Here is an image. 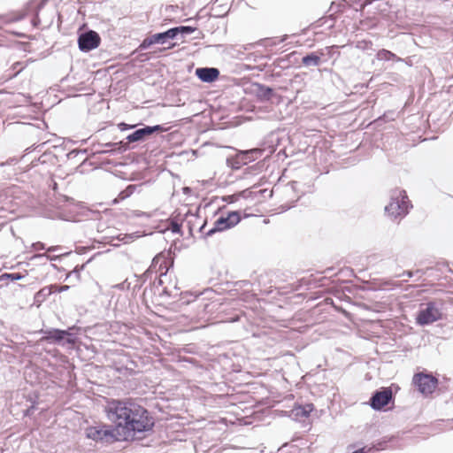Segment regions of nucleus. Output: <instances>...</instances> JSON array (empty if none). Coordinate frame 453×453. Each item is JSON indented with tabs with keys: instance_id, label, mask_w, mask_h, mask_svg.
<instances>
[{
	"instance_id": "obj_62",
	"label": "nucleus",
	"mask_w": 453,
	"mask_h": 453,
	"mask_svg": "<svg viewBox=\"0 0 453 453\" xmlns=\"http://www.w3.org/2000/svg\"><path fill=\"white\" fill-rule=\"evenodd\" d=\"M138 58H139V60H140L141 62H143V61H145V60H148V59H149V58H148V57H145V54H141V55L138 57Z\"/></svg>"
},
{
	"instance_id": "obj_9",
	"label": "nucleus",
	"mask_w": 453,
	"mask_h": 453,
	"mask_svg": "<svg viewBox=\"0 0 453 453\" xmlns=\"http://www.w3.org/2000/svg\"><path fill=\"white\" fill-rule=\"evenodd\" d=\"M441 301H429L426 307L418 311L416 322L419 326H428L442 319Z\"/></svg>"
},
{
	"instance_id": "obj_18",
	"label": "nucleus",
	"mask_w": 453,
	"mask_h": 453,
	"mask_svg": "<svg viewBox=\"0 0 453 453\" xmlns=\"http://www.w3.org/2000/svg\"><path fill=\"white\" fill-rule=\"evenodd\" d=\"M29 12V4L25 8L19 11H11L2 14V25L11 24L24 19Z\"/></svg>"
},
{
	"instance_id": "obj_35",
	"label": "nucleus",
	"mask_w": 453,
	"mask_h": 453,
	"mask_svg": "<svg viewBox=\"0 0 453 453\" xmlns=\"http://www.w3.org/2000/svg\"><path fill=\"white\" fill-rule=\"evenodd\" d=\"M173 29L176 31L175 35L177 37L178 35L184 37L185 35L193 34L196 30V27L192 26H179L173 27Z\"/></svg>"
},
{
	"instance_id": "obj_40",
	"label": "nucleus",
	"mask_w": 453,
	"mask_h": 453,
	"mask_svg": "<svg viewBox=\"0 0 453 453\" xmlns=\"http://www.w3.org/2000/svg\"><path fill=\"white\" fill-rule=\"evenodd\" d=\"M169 227L173 234H182L180 219H169Z\"/></svg>"
},
{
	"instance_id": "obj_19",
	"label": "nucleus",
	"mask_w": 453,
	"mask_h": 453,
	"mask_svg": "<svg viewBox=\"0 0 453 453\" xmlns=\"http://www.w3.org/2000/svg\"><path fill=\"white\" fill-rule=\"evenodd\" d=\"M313 410L314 405L312 403L296 404L290 411L289 417L296 421H300L308 418Z\"/></svg>"
},
{
	"instance_id": "obj_21",
	"label": "nucleus",
	"mask_w": 453,
	"mask_h": 453,
	"mask_svg": "<svg viewBox=\"0 0 453 453\" xmlns=\"http://www.w3.org/2000/svg\"><path fill=\"white\" fill-rule=\"evenodd\" d=\"M325 53L318 51L309 52L302 58V64L306 67L319 66Z\"/></svg>"
},
{
	"instance_id": "obj_64",
	"label": "nucleus",
	"mask_w": 453,
	"mask_h": 453,
	"mask_svg": "<svg viewBox=\"0 0 453 453\" xmlns=\"http://www.w3.org/2000/svg\"><path fill=\"white\" fill-rule=\"evenodd\" d=\"M352 453H365V448H361L357 450H354Z\"/></svg>"
},
{
	"instance_id": "obj_61",
	"label": "nucleus",
	"mask_w": 453,
	"mask_h": 453,
	"mask_svg": "<svg viewBox=\"0 0 453 453\" xmlns=\"http://www.w3.org/2000/svg\"><path fill=\"white\" fill-rule=\"evenodd\" d=\"M182 192L185 195H189L192 192V188L189 187H184V188H182Z\"/></svg>"
},
{
	"instance_id": "obj_50",
	"label": "nucleus",
	"mask_w": 453,
	"mask_h": 453,
	"mask_svg": "<svg viewBox=\"0 0 453 453\" xmlns=\"http://www.w3.org/2000/svg\"><path fill=\"white\" fill-rule=\"evenodd\" d=\"M422 271L421 270H417L416 272H413V271H403L401 274L398 275V277H402V276H407L409 278H411L413 277L415 274L417 273H421Z\"/></svg>"
},
{
	"instance_id": "obj_28",
	"label": "nucleus",
	"mask_w": 453,
	"mask_h": 453,
	"mask_svg": "<svg viewBox=\"0 0 453 453\" xmlns=\"http://www.w3.org/2000/svg\"><path fill=\"white\" fill-rule=\"evenodd\" d=\"M153 44H158V41L157 40L156 34H153V35L146 37L145 39H143L142 41V42L140 43V45L138 46V48L132 52V55H134L139 51L147 50Z\"/></svg>"
},
{
	"instance_id": "obj_12",
	"label": "nucleus",
	"mask_w": 453,
	"mask_h": 453,
	"mask_svg": "<svg viewBox=\"0 0 453 453\" xmlns=\"http://www.w3.org/2000/svg\"><path fill=\"white\" fill-rule=\"evenodd\" d=\"M412 383L423 395L427 396L434 393L439 381L432 374L418 372L413 376Z\"/></svg>"
},
{
	"instance_id": "obj_32",
	"label": "nucleus",
	"mask_w": 453,
	"mask_h": 453,
	"mask_svg": "<svg viewBox=\"0 0 453 453\" xmlns=\"http://www.w3.org/2000/svg\"><path fill=\"white\" fill-rule=\"evenodd\" d=\"M23 69L22 64L19 62H16L12 65V70H6L4 73L2 74V83L4 81H7L12 78L15 77L18 73L21 72Z\"/></svg>"
},
{
	"instance_id": "obj_13",
	"label": "nucleus",
	"mask_w": 453,
	"mask_h": 453,
	"mask_svg": "<svg viewBox=\"0 0 453 453\" xmlns=\"http://www.w3.org/2000/svg\"><path fill=\"white\" fill-rule=\"evenodd\" d=\"M88 153V149H74L63 155V157H65L72 165L78 164L75 167L76 171L84 173L87 171V169H85L86 165H94V163L89 160V156L84 157V155Z\"/></svg>"
},
{
	"instance_id": "obj_6",
	"label": "nucleus",
	"mask_w": 453,
	"mask_h": 453,
	"mask_svg": "<svg viewBox=\"0 0 453 453\" xmlns=\"http://www.w3.org/2000/svg\"><path fill=\"white\" fill-rule=\"evenodd\" d=\"M164 278H166V273H161L159 276L155 275L153 282H150V286L146 287L143 290L144 298L150 297L151 299L156 298L157 300L173 298L176 299L175 302L178 304V300L181 298L184 292H180V288L176 286H174L173 289H170L169 287L165 286ZM152 302H154V300H152Z\"/></svg>"
},
{
	"instance_id": "obj_29",
	"label": "nucleus",
	"mask_w": 453,
	"mask_h": 453,
	"mask_svg": "<svg viewBox=\"0 0 453 453\" xmlns=\"http://www.w3.org/2000/svg\"><path fill=\"white\" fill-rule=\"evenodd\" d=\"M153 44H158V41L157 40L156 34H153V35L146 37L145 39H143L142 41V42L140 43V45L138 46V48L132 52V55H134L139 51L147 50Z\"/></svg>"
},
{
	"instance_id": "obj_4",
	"label": "nucleus",
	"mask_w": 453,
	"mask_h": 453,
	"mask_svg": "<svg viewBox=\"0 0 453 453\" xmlns=\"http://www.w3.org/2000/svg\"><path fill=\"white\" fill-rule=\"evenodd\" d=\"M165 131H167V128L162 125H142V127L127 134L123 141L105 142L104 146L110 149L108 150H97L96 153L121 154L131 148H134V146H131L132 144L145 142L153 134Z\"/></svg>"
},
{
	"instance_id": "obj_59",
	"label": "nucleus",
	"mask_w": 453,
	"mask_h": 453,
	"mask_svg": "<svg viewBox=\"0 0 453 453\" xmlns=\"http://www.w3.org/2000/svg\"><path fill=\"white\" fill-rule=\"evenodd\" d=\"M129 235H130V237H132V241H134L142 236V234H140V232H134V233L129 234Z\"/></svg>"
},
{
	"instance_id": "obj_58",
	"label": "nucleus",
	"mask_w": 453,
	"mask_h": 453,
	"mask_svg": "<svg viewBox=\"0 0 453 453\" xmlns=\"http://www.w3.org/2000/svg\"><path fill=\"white\" fill-rule=\"evenodd\" d=\"M298 283H299V287H302L303 285H305V286H307V288H307V289L309 288L310 280H305V279H302V280H300L298 281Z\"/></svg>"
},
{
	"instance_id": "obj_17",
	"label": "nucleus",
	"mask_w": 453,
	"mask_h": 453,
	"mask_svg": "<svg viewBox=\"0 0 453 453\" xmlns=\"http://www.w3.org/2000/svg\"><path fill=\"white\" fill-rule=\"evenodd\" d=\"M195 74L202 82L212 83L219 79L220 72L216 67H198Z\"/></svg>"
},
{
	"instance_id": "obj_48",
	"label": "nucleus",
	"mask_w": 453,
	"mask_h": 453,
	"mask_svg": "<svg viewBox=\"0 0 453 453\" xmlns=\"http://www.w3.org/2000/svg\"><path fill=\"white\" fill-rule=\"evenodd\" d=\"M45 144H46L45 142H42V143H40V144H38L37 146H35L34 148H32V147L27 148L26 150L27 154H29L31 152H42V150L43 147L45 146Z\"/></svg>"
},
{
	"instance_id": "obj_53",
	"label": "nucleus",
	"mask_w": 453,
	"mask_h": 453,
	"mask_svg": "<svg viewBox=\"0 0 453 453\" xmlns=\"http://www.w3.org/2000/svg\"><path fill=\"white\" fill-rule=\"evenodd\" d=\"M134 189V186L129 185L125 191L120 193V195H123L122 198L124 199L126 197H128L132 194Z\"/></svg>"
},
{
	"instance_id": "obj_47",
	"label": "nucleus",
	"mask_w": 453,
	"mask_h": 453,
	"mask_svg": "<svg viewBox=\"0 0 453 453\" xmlns=\"http://www.w3.org/2000/svg\"><path fill=\"white\" fill-rule=\"evenodd\" d=\"M116 238L118 241L122 242L123 243H130L133 242L129 234H120Z\"/></svg>"
},
{
	"instance_id": "obj_1",
	"label": "nucleus",
	"mask_w": 453,
	"mask_h": 453,
	"mask_svg": "<svg viewBox=\"0 0 453 453\" xmlns=\"http://www.w3.org/2000/svg\"><path fill=\"white\" fill-rule=\"evenodd\" d=\"M104 411L111 424L99 423L85 429L86 438L104 446L134 441L155 426L153 414L131 398H107Z\"/></svg>"
},
{
	"instance_id": "obj_22",
	"label": "nucleus",
	"mask_w": 453,
	"mask_h": 453,
	"mask_svg": "<svg viewBox=\"0 0 453 453\" xmlns=\"http://www.w3.org/2000/svg\"><path fill=\"white\" fill-rule=\"evenodd\" d=\"M27 403H29V404H27V408L22 411L25 417H30L34 414V411L38 404V395L35 392L28 394L27 396Z\"/></svg>"
},
{
	"instance_id": "obj_63",
	"label": "nucleus",
	"mask_w": 453,
	"mask_h": 453,
	"mask_svg": "<svg viewBox=\"0 0 453 453\" xmlns=\"http://www.w3.org/2000/svg\"><path fill=\"white\" fill-rule=\"evenodd\" d=\"M68 288H69V286H66V285L65 286H61L59 288H58V292H62V291L67 290ZM55 291H57V288H56Z\"/></svg>"
},
{
	"instance_id": "obj_44",
	"label": "nucleus",
	"mask_w": 453,
	"mask_h": 453,
	"mask_svg": "<svg viewBox=\"0 0 453 453\" xmlns=\"http://www.w3.org/2000/svg\"><path fill=\"white\" fill-rule=\"evenodd\" d=\"M105 143H92L91 153L89 154L90 157H95L96 155L100 153H96L97 150H108L110 148L104 146Z\"/></svg>"
},
{
	"instance_id": "obj_45",
	"label": "nucleus",
	"mask_w": 453,
	"mask_h": 453,
	"mask_svg": "<svg viewBox=\"0 0 453 453\" xmlns=\"http://www.w3.org/2000/svg\"><path fill=\"white\" fill-rule=\"evenodd\" d=\"M335 49H337V46H335V45L329 46V47H326L325 49L319 50V52L325 53V56L323 58H325V61H326L327 58H331L333 57V54L335 53Z\"/></svg>"
},
{
	"instance_id": "obj_43",
	"label": "nucleus",
	"mask_w": 453,
	"mask_h": 453,
	"mask_svg": "<svg viewBox=\"0 0 453 453\" xmlns=\"http://www.w3.org/2000/svg\"><path fill=\"white\" fill-rule=\"evenodd\" d=\"M326 19H330L332 21V23L329 25V28L333 27L334 26V22H335V19L336 18L334 16V14H330L328 17H326V18H320L315 23L312 24V26H314L315 27H322Z\"/></svg>"
},
{
	"instance_id": "obj_11",
	"label": "nucleus",
	"mask_w": 453,
	"mask_h": 453,
	"mask_svg": "<svg viewBox=\"0 0 453 453\" xmlns=\"http://www.w3.org/2000/svg\"><path fill=\"white\" fill-rule=\"evenodd\" d=\"M65 149L61 146H53L51 150H46L37 157L31 161V167H35L38 165H41L48 169L50 167L55 166L59 163L63 162V155Z\"/></svg>"
},
{
	"instance_id": "obj_38",
	"label": "nucleus",
	"mask_w": 453,
	"mask_h": 453,
	"mask_svg": "<svg viewBox=\"0 0 453 453\" xmlns=\"http://www.w3.org/2000/svg\"><path fill=\"white\" fill-rule=\"evenodd\" d=\"M72 252H65L64 254H61V255H53V256H50V255H48L46 253H43V254H36V255H34L31 259H37V258H46L47 260H50V261H57V260H60V258L62 257H66L68 255H70Z\"/></svg>"
},
{
	"instance_id": "obj_60",
	"label": "nucleus",
	"mask_w": 453,
	"mask_h": 453,
	"mask_svg": "<svg viewBox=\"0 0 453 453\" xmlns=\"http://www.w3.org/2000/svg\"><path fill=\"white\" fill-rule=\"evenodd\" d=\"M49 187L51 188L53 190H56L58 188V184L54 180H50Z\"/></svg>"
},
{
	"instance_id": "obj_24",
	"label": "nucleus",
	"mask_w": 453,
	"mask_h": 453,
	"mask_svg": "<svg viewBox=\"0 0 453 453\" xmlns=\"http://www.w3.org/2000/svg\"><path fill=\"white\" fill-rule=\"evenodd\" d=\"M376 58L380 61H395V62L403 61V58L396 56L394 52H392L388 50H386V49L379 50L376 53Z\"/></svg>"
},
{
	"instance_id": "obj_10",
	"label": "nucleus",
	"mask_w": 453,
	"mask_h": 453,
	"mask_svg": "<svg viewBox=\"0 0 453 453\" xmlns=\"http://www.w3.org/2000/svg\"><path fill=\"white\" fill-rule=\"evenodd\" d=\"M394 384L390 387H381L372 393L368 404L376 411H385V408L394 403L395 395L393 393Z\"/></svg>"
},
{
	"instance_id": "obj_16",
	"label": "nucleus",
	"mask_w": 453,
	"mask_h": 453,
	"mask_svg": "<svg viewBox=\"0 0 453 453\" xmlns=\"http://www.w3.org/2000/svg\"><path fill=\"white\" fill-rule=\"evenodd\" d=\"M252 93L262 103L269 102L276 96L273 88L258 82L252 84Z\"/></svg>"
},
{
	"instance_id": "obj_51",
	"label": "nucleus",
	"mask_w": 453,
	"mask_h": 453,
	"mask_svg": "<svg viewBox=\"0 0 453 453\" xmlns=\"http://www.w3.org/2000/svg\"><path fill=\"white\" fill-rule=\"evenodd\" d=\"M133 214L136 218H142V217L150 218L151 217L150 213L145 212V211H134Z\"/></svg>"
},
{
	"instance_id": "obj_26",
	"label": "nucleus",
	"mask_w": 453,
	"mask_h": 453,
	"mask_svg": "<svg viewBox=\"0 0 453 453\" xmlns=\"http://www.w3.org/2000/svg\"><path fill=\"white\" fill-rule=\"evenodd\" d=\"M175 30L173 27L167 29L166 31L156 33L157 40L158 41V44H165L169 40L176 39L177 36L175 35Z\"/></svg>"
},
{
	"instance_id": "obj_34",
	"label": "nucleus",
	"mask_w": 453,
	"mask_h": 453,
	"mask_svg": "<svg viewBox=\"0 0 453 453\" xmlns=\"http://www.w3.org/2000/svg\"><path fill=\"white\" fill-rule=\"evenodd\" d=\"M198 219V215L191 213L189 210L185 213V221L187 222V226L190 235H193V232L196 226L195 221Z\"/></svg>"
},
{
	"instance_id": "obj_14",
	"label": "nucleus",
	"mask_w": 453,
	"mask_h": 453,
	"mask_svg": "<svg viewBox=\"0 0 453 453\" xmlns=\"http://www.w3.org/2000/svg\"><path fill=\"white\" fill-rule=\"evenodd\" d=\"M101 43L99 34L94 30H87L78 36L79 50L82 52H89L96 49Z\"/></svg>"
},
{
	"instance_id": "obj_54",
	"label": "nucleus",
	"mask_w": 453,
	"mask_h": 453,
	"mask_svg": "<svg viewBox=\"0 0 453 453\" xmlns=\"http://www.w3.org/2000/svg\"><path fill=\"white\" fill-rule=\"evenodd\" d=\"M170 219H180V222L182 223L183 221H185V216L183 217L181 212L180 211H175L172 216L170 217Z\"/></svg>"
},
{
	"instance_id": "obj_33",
	"label": "nucleus",
	"mask_w": 453,
	"mask_h": 453,
	"mask_svg": "<svg viewBox=\"0 0 453 453\" xmlns=\"http://www.w3.org/2000/svg\"><path fill=\"white\" fill-rule=\"evenodd\" d=\"M25 278L22 273H2V282L8 284L9 282H15Z\"/></svg>"
},
{
	"instance_id": "obj_23",
	"label": "nucleus",
	"mask_w": 453,
	"mask_h": 453,
	"mask_svg": "<svg viewBox=\"0 0 453 453\" xmlns=\"http://www.w3.org/2000/svg\"><path fill=\"white\" fill-rule=\"evenodd\" d=\"M58 288L57 285H49L41 288L35 295V303H42L44 302Z\"/></svg>"
},
{
	"instance_id": "obj_46",
	"label": "nucleus",
	"mask_w": 453,
	"mask_h": 453,
	"mask_svg": "<svg viewBox=\"0 0 453 453\" xmlns=\"http://www.w3.org/2000/svg\"><path fill=\"white\" fill-rule=\"evenodd\" d=\"M4 34H12L19 38H28V36L25 33L17 32V31H11L7 29L2 28V38L4 37ZM2 46H4V43L2 42Z\"/></svg>"
},
{
	"instance_id": "obj_39",
	"label": "nucleus",
	"mask_w": 453,
	"mask_h": 453,
	"mask_svg": "<svg viewBox=\"0 0 453 453\" xmlns=\"http://www.w3.org/2000/svg\"><path fill=\"white\" fill-rule=\"evenodd\" d=\"M154 274V273L150 270V269H148L146 270L140 277L139 279L137 280V283L134 285V288H142V286L143 285V283L146 282L147 280H150L152 279V275Z\"/></svg>"
},
{
	"instance_id": "obj_36",
	"label": "nucleus",
	"mask_w": 453,
	"mask_h": 453,
	"mask_svg": "<svg viewBox=\"0 0 453 453\" xmlns=\"http://www.w3.org/2000/svg\"><path fill=\"white\" fill-rule=\"evenodd\" d=\"M90 261H91V258L88 259L86 263H84L82 265H76L73 271H71L70 273H67L65 280H67L68 278H71L72 276H74L76 280L79 281L81 273L85 269L86 265L88 263H89Z\"/></svg>"
},
{
	"instance_id": "obj_42",
	"label": "nucleus",
	"mask_w": 453,
	"mask_h": 453,
	"mask_svg": "<svg viewBox=\"0 0 453 453\" xmlns=\"http://www.w3.org/2000/svg\"><path fill=\"white\" fill-rule=\"evenodd\" d=\"M396 116H397V112H395V111H386L382 116L379 117L376 121L377 122L393 121L395 119Z\"/></svg>"
},
{
	"instance_id": "obj_20",
	"label": "nucleus",
	"mask_w": 453,
	"mask_h": 453,
	"mask_svg": "<svg viewBox=\"0 0 453 453\" xmlns=\"http://www.w3.org/2000/svg\"><path fill=\"white\" fill-rule=\"evenodd\" d=\"M41 334H42V341H45L49 343L63 344V329L50 328L46 330H41Z\"/></svg>"
},
{
	"instance_id": "obj_25",
	"label": "nucleus",
	"mask_w": 453,
	"mask_h": 453,
	"mask_svg": "<svg viewBox=\"0 0 453 453\" xmlns=\"http://www.w3.org/2000/svg\"><path fill=\"white\" fill-rule=\"evenodd\" d=\"M250 196L251 193L250 192V189H244L233 195L225 196L222 197V200L227 203H234L237 202L241 197L249 199V196Z\"/></svg>"
},
{
	"instance_id": "obj_31",
	"label": "nucleus",
	"mask_w": 453,
	"mask_h": 453,
	"mask_svg": "<svg viewBox=\"0 0 453 453\" xmlns=\"http://www.w3.org/2000/svg\"><path fill=\"white\" fill-rule=\"evenodd\" d=\"M75 330H76L75 326L69 327L68 329L64 330L63 344H65V343L74 344L77 342L78 334L76 332H74Z\"/></svg>"
},
{
	"instance_id": "obj_37",
	"label": "nucleus",
	"mask_w": 453,
	"mask_h": 453,
	"mask_svg": "<svg viewBox=\"0 0 453 453\" xmlns=\"http://www.w3.org/2000/svg\"><path fill=\"white\" fill-rule=\"evenodd\" d=\"M256 188H257V186L254 185L250 188H249L250 192L251 193V196H249V199H255V198H257L259 196L265 197L266 193H269V196H272V195H273V191L272 190H268L267 188H263V189H259V190H257V191L253 190Z\"/></svg>"
},
{
	"instance_id": "obj_56",
	"label": "nucleus",
	"mask_w": 453,
	"mask_h": 453,
	"mask_svg": "<svg viewBox=\"0 0 453 453\" xmlns=\"http://www.w3.org/2000/svg\"><path fill=\"white\" fill-rule=\"evenodd\" d=\"M179 360L180 361H183V362H188V363H190V364H195L196 362V360L195 358L184 357H181V356L179 357Z\"/></svg>"
},
{
	"instance_id": "obj_8",
	"label": "nucleus",
	"mask_w": 453,
	"mask_h": 453,
	"mask_svg": "<svg viewBox=\"0 0 453 453\" xmlns=\"http://www.w3.org/2000/svg\"><path fill=\"white\" fill-rule=\"evenodd\" d=\"M242 219L241 213L239 211H228L226 216H221L216 219L213 226L207 232H203L206 226V219L203 220V224L198 227V232L201 233L204 238L212 236L214 234L223 232L235 226Z\"/></svg>"
},
{
	"instance_id": "obj_3",
	"label": "nucleus",
	"mask_w": 453,
	"mask_h": 453,
	"mask_svg": "<svg viewBox=\"0 0 453 453\" xmlns=\"http://www.w3.org/2000/svg\"><path fill=\"white\" fill-rule=\"evenodd\" d=\"M29 195L16 184L2 182V219L6 222L19 217L22 209L28 206Z\"/></svg>"
},
{
	"instance_id": "obj_15",
	"label": "nucleus",
	"mask_w": 453,
	"mask_h": 453,
	"mask_svg": "<svg viewBox=\"0 0 453 453\" xmlns=\"http://www.w3.org/2000/svg\"><path fill=\"white\" fill-rule=\"evenodd\" d=\"M25 155L20 158L16 157H9L6 161L2 162V178L5 180H18L17 175L21 173L20 167L17 166Z\"/></svg>"
},
{
	"instance_id": "obj_55",
	"label": "nucleus",
	"mask_w": 453,
	"mask_h": 453,
	"mask_svg": "<svg viewBox=\"0 0 453 453\" xmlns=\"http://www.w3.org/2000/svg\"><path fill=\"white\" fill-rule=\"evenodd\" d=\"M41 23L38 13H36L31 19V24L34 27H37Z\"/></svg>"
},
{
	"instance_id": "obj_57",
	"label": "nucleus",
	"mask_w": 453,
	"mask_h": 453,
	"mask_svg": "<svg viewBox=\"0 0 453 453\" xmlns=\"http://www.w3.org/2000/svg\"><path fill=\"white\" fill-rule=\"evenodd\" d=\"M59 250H61V246H58H58H50V247L46 249V250L48 252H55V251H58Z\"/></svg>"
},
{
	"instance_id": "obj_41",
	"label": "nucleus",
	"mask_w": 453,
	"mask_h": 453,
	"mask_svg": "<svg viewBox=\"0 0 453 453\" xmlns=\"http://www.w3.org/2000/svg\"><path fill=\"white\" fill-rule=\"evenodd\" d=\"M394 439V437H383L373 444L376 450H384L388 449V444Z\"/></svg>"
},
{
	"instance_id": "obj_52",
	"label": "nucleus",
	"mask_w": 453,
	"mask_h": 453,
	"mask_svg": "<svg viewBox=\"0 0 453 453\" xmlns=\"http://www.w3.org/2000/svg\"><path fill=\"white\" fill-rule=\"evenodd\" d=\"M32 249L34 250H46L47 248L45 247V244L42 242H35L32 244Z\"/></svg>"
},
{
	"instance_id": "obj_49",
	"label": "nucleus",
	"mask_w": 453,
	"mask_h": 453,
	"mask_svg": "<svg viewBox=\"0 0 453 453\" xmlns=\"http://www.w3.org/2000/svg\"><path fill=\"white\" fill-rule=\"evenodd\" d=\"M118 127L120 131H127L129 129H133L134 127V125L127 124L125 122H120L118 124Z\"/></svg>"
},
{
	"instance_id": "obj_2",
	"label": "nucleus",
	"mask_w": 453,
	"mask_h": 453,
	"mask_svg": "<svg viewBox=\"0 0 453 453\" xmlns=\"http://www.w3.org/2000/svg\"><path fill=\"white\" fill-rule=\"evenodd\" d=\"M214 291L206 289L203 292H184L181 298L178 300V306L193 305L195 308H202V313L204 314L203 322L212 319V315L217 313L216 319L220 322H235L240 320V312L234 311L227 313L226 307L218 299H213Z\"/></svg>"
},
{
	"instance_id": "obj_5",
	"label": "nucleus",
	"mask_w": 453,
	"mask_h": 453,
	"mask_svg": "<svg viewBox=\"0 0 453 453\" xmlns=\"http://www.w3.org/2000/svg\"><path fill=\"white\" fill-rule=\"evenodd\" d=\"M411 201L404 189L395 188L389 193V203L384 208V213L393 222L399 223L412 209Z\"/></svg>"
},
{
	"instance_id": "obj_27",
	"label": "nucleus",
	"mask_w": 453,
	"mask_h": 453,
	"mask_svg": "<svg viewBox=\"0 0 453 453\" xmlns=\"http://www.w3.org/2000/svg\"><path fill=\"white\" fill-rule=\"evenodd\" d=\"M153 44H158V41L157 40L156 34H153V35L146 37L145 39H143L142 41V42L140 43V45L138 46V48L132 52V55H134L139 51L147 50Z\"/></svg>"
},
{
	"instance_id": "obj_30",
	"label": "nucleus",
	"mask_w": 453,
	"mask_h": 453,
	"mask_svg": "<svg viewBox=\"0 0 453 453\" xmlns=\"http://www.w3.org/2000/svg\"><path fill=\"white\" fill-rule=\"evenodd\" d=\"M190 306V312L188 314H185V316L189 319L191 322L199 323L203 322L204 314H203L202 308H195L193 305Z\"/></svg>"
},
{
	"instance_id": "obj_7",
	"label": "nucleus",
	"mask_w": 453,
	"mask_h": 453,
	"mask_svg": "<svg viewBox=\"0 0 453 453\" xmlns=\"http://www.w3.org/2000/svg\"><path fill=\"white\" fill-rule=\"evenodd\" d=\"M274 149L273 147L265 148H256L248 150L238 151L234 156L228 157L226 158V165L233 170H239L244 165L253 162L257 159L263 157L267 158Z\"/></svg>"
}]
</instances>
